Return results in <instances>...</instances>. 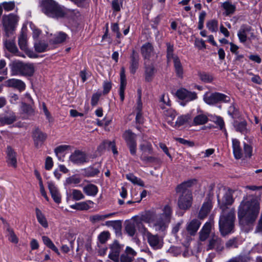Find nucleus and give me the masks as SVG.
<instances>
[{
	"instance_id": "1",
	"label": "nucleus",
	"mask_w": 262,
	"mask_h": 262,
	"mask_svg": "<svg viewBox=\"0 0 262 262\" xmlns=\"http://www.w3.org/2000/svg\"><path fill=\"white\" fill-rule=\"evenodd\" d=\"M259 211L260 204L256 200L244 199L238 207L237 217L239 225L246 229H252Z\"/></svg>"
},
{
	"instance_id": "2",
	"label": "nucleus",
	"mask_w": 262,
	"mask_h": 262,
	"mask_svg": "<svg viewBox=\"0 0 262 262\" xmlns=\"http://www.w3.org/2000/svg\"><path fill=\"white\" fill-rule=\"evenodd\" d=\"M172 214V209L169 205H165L163 213L157 214L155 211H147L140 215V220L148 223L157 231H164L170 223Z\"/></svg>"
},
{
	"instance_id": "3",
	"label": "nucleus",
	"mask_w": 262,
	"mask_h": 262,
	"mask_svg": "<svg viewBox=\"0 0 262 262\" xmlns=\"http://www.w3.org/2000/svg\"><path fill=\"white\" fill-rule=\"evenodd\" d=\"M196 182V180H189L184 182L178 185L176 188V192L179 194L178 204L181 209L187 210L189 208L192 203V194L189 189Z\"/></svg>"
},
{
	"instance_id": "4",
	"label": "nucleus",
	"mask_w": 262,
	"mask_h": 262,
	"mask_svg": "<svg viewBox=\"0 0 262 262\" xmlns=\"http://www.w3.org/2000/svg\"><path fill=\"white\" fill-rule=\"evenodd\" d=\"M235 220V214L234 209L228 207L223 209L219 221V230L223 236L234 232Z\"/></svg>"
},
{
	"instance_id": "5",
	"label": "nucleus",
	"mask_w": 262,
	"mask_h": 262,
	"mask_svg": "<svg viewBox=\"0 0 262 262\" xmlns=\"http://www.w3.org/2000/svg\"><path fill=\"white\" fill-rule=\"evenodd\" d=\"M40 6L42 12L49 17L58 18L65 15L61 6L54 0H41Z\"/></svg>"
},
{
	"instance_id": "6",
	"label": "nucleus",
	"mask_w": 262,
	"mask_h": 262,
	"mask_svg": "<svg viewBox=\"0 0 262 262\" xmlns=\"http://www.w3.org/2000/svg\"><path fill=\"white\" fill-rule=\"evenodd\" d=\"M13 75L32 76L35 71L34 66L31 63H24L18 60L13 61L11 64Z\"/></svg>"
},
{
	"instance_id": "7",
	"label": "nucleus",
	"mask_w": 262,
	"mask_h": 262,
	"mask_svg": "<svg viewBox=\"0 0 262 262\" xmlns=\"http://www.w3.org/2000/svg\"><path fill=\"white\" fill-rule=\"evenodd\" d=\"M18 21V16L12 13L3 16V26L7 37L14 34Z\"/></svg>"
},
{
	"instance_id": "8",
	"label": "nucleus",
	"mask_w": 262,
	"mask_h": 262,
	"mask_svg": "<svg viewBox=\"0 0 262 262\" xmlns=\"http://www.w3.org/2000/svg\"><path fill=\"white\" fill-rule=\"evenodd\" d=\"M204 100L208 104L213 105L221 102H228L230 98L224 94L215 92L206 94L204 96Z\"/></svg>"
},
{
	"instance_id": "9",
	"label": "nucleus",
	"mask_w": 262,
	"mask_h": 262,
	"mask_svg": "<svg viewBox=\"0 0 262 262\" xmlns=\"http://www.w3.org/2000/svg\"><path fill=\"white\" fill-rule=\"evenodd\" d=\"M161 101L164 103V104H166V106H163L161 105V108L164 110L163 113L167 119V122L169 124L172 125L173 123L172 122V120L177 114L174 110L170 107V102L167 96H166L165 95H163L161 98Z\"/></svg>"
},
{
	"instance_id": "10",
	"label": "nucleus",
	"mask_w": 262,
	"mask_h": 262,
	"mask_svg": "<svg viewBox=\"0 0 262 262\" xmlns=\"http://www.w3.org/2000/svg\"><path fill=\"white\" fill-rule=\"evenodd\" d=\"M122 137L129 149L130 154L133 156H135L137 151L136 134L130 130H127L123 134Z\"/></svg>"
},
{
	"instance_id": "11",
	"label": "nucleus",
	"mask_w": 262,
	"mask_h": 262,
	"mask_svg": "<svg viewBox=\"0 0 262 262\" xmlns=\"http://www.w3.org/2000/svg\"><path fill=\"white\" fill-rule=\"evenodd\" d=\"M253 30L251 27L244 25H242L237 33V36L241 42H245L247 39L252 40L256 38Z\"/></svg>"
},
{
	"instance_id": "12",
	"label": "nucleus",
	"mask_w": 262,
	"mask_h": 262,
	"mask_svg": "<svg viewBox=\"0 0 262 262\" xmlns=\"http://www.w3.org/2000/svg\"><path fill=\"white\" fill-rule=\"evenodd\" d=\"M224 249V241L222 238L216 235H212L208 241L206 250H214L216 252L221 253Z\"/></svg>"
},
{
	"instance_id": "13",
	"label": "nucleus",
	"mask_w": 262,
	"mask_h": 262,
	"mask_svg": "<svg viewBox=\"0 0 262 262\" xmlns=\"http://www.w3.org/2000/svg\"><path fill=\"white\" fill-rule=\"evenodd\" d=\"M141 53L145 61L150 60L156 54L153 45L148 42L143 44L141 48Z\"/></svg>"
},
{
	"instance_id": "14",
	"label": "nucleus",
	"mask_w": 262,
	"mask_h": 262,
	"mask_svg": "<svg viewBox=\"0 0 262 262\" xmlns=\"http://www.w3.org/2000/svg\"><path fill=\"white\" fill-rule=\"evenodd\" d=\"M6 162L9 166L16 168L17 166V153L11 146H7L6 150Z\"/></svg>"
},
{
	"instance_id": "15",
	"label": "nucleus",
	"mask_w": 262,
	"mask_h": 262,
	"mask_svg": "<svg viewBox=\"0 0 262 262\" xmlns=\"http://www.w3.org/2000/svg\"><path fill=\"white\" fill-rule=\"evenodd\" d=\"M69 159L72 162L76 164H81L88 161L85 153L79 150H75Z\"/></svg>"
},
{
	"instance_id": "16",
	"label": "nucleus",
	"mask_w": 262,
	"mask_h": 262,
	"mask_svg": "<svg viewBox=\"0 0 262 262\" xmlns=\"http://www.w3.org/2000/svg\"><path fill=\"white\" fill-rule=\"evenodd\" d=\"M177 96L181 100L186 102L194 100L197 98V95L195 92L188 91L185 89H181L176 92Z\"/></svg>"
},
{
	"instance_id": "17",
	"label": "nucleus",
	"mask_w": 262,
	"mask_h": 262,
	"mask_svg": "<svg viewBox=\"0 0 262 262\" xmlns=\"http://www.w3.org/2000/svg\"><path fill=\"white\" fill-rule=\"evenodd\" d=\"M7 37L9 38L6 39L5 40V46L7 50L16 56L25 57V55H24L20 52H19L15 43V36H14V34Z\"/></svg>"
},
{
	"instance_id": "18",
	"label": "nucleus",
	"mask_w": 262,
	"mask_h": 262,
	"mask_svg": "<svg viewBox=\"0 0 262 262\" xmlns=\"http://www.w3.org/2000/svg\"><path fill=\"white\" fill-rule=\"evenodd\" d=\"M111 252L109 254V257L114 261H118L119 256L123 246L120 245L117 241H115L110 247Z\"/></svg>"
},
{
	"instance_id": "19",
	"label": "nucleus",
	"mask_w": 262,
	"mask_h": 262,
	"mask_svg": "<svg viewBox=\"0 0 262 262\" xmlns=\"http://www.w3.org/2000/svg\"><path fill=\"white\" fill-rule=\"evenodd\" d=\"M5 85L7 87L13 88L19 92L24 91L26 89V84L22 80L18 79H9L5 81Z\"/></svg>"
},
{
	"instance_id": "20",
	"label": "nucleus",
	"mask_w": 262,
	"mask_h": 262,
	"mask_svg": "<svg viewBox=\"0 0 262 262\" xmlns=\"http://www.w3.org/2000/svg\"><path fill=\"white\" fill-rule=\"evenodd\" d=\"M144 76L146 82H150L152 80L156 69L152 63L148 64L147 61L144 62Z\"/></svg>"
},
{
	"instance_id": "21",
	"label": "nucleus",
	"mask_w": 262,
	"mask_h": 262,
	"mask_svg": "<svg viewBox=\"0 0 262 262\" xmlns=\"http://www.w3.org/2000/svg\"><path fill=\"white\" fill-rule=\"evenodd\" d=\"M147 237L148 244L154 249H159L162 247V244L158 235H153L147 232Z\"/></svg>"
},
{
	"instance_id": "22",
	"label": "nucleus",
	"mask_w": 262,
	"mask_h": 262,
	"mask_svg": "<svg viewBox=\"0 0 262 262\" xmlns=\"http://www.w3.org/2000/svg\"><path fill=\"white\" fill-rule=\"evenodd\" d=\"M33 138L35 147L39 148L46 140L47 135L37 129L33 133Z\"/></svg>"
},
{
	"instance_id": "23",
	"label": "nucleus",
	"mask_w": 262,
	"mask_h": 262,
	"mask_svg": "<svg viewBox=\"0 0 262 262\" xmlns=\"http://www.w3.org/2000/svg\"><path fill=\"white\" fill-rule=\"evenodd\" d=\"M130 72L132 74H134L136 72L137 69H138L139 64V54L134 50H133L132 51V54L130 55Z\"/></svg>"
},
{
	"instance_id": "24",
	"label": "nucleus",
	"mask_w": 262,
	"mask_h": 262,
	"mask_svg": "<svg viewBox=\"0 0 262 262\" xmlns=\"http://www.w3.org/2000/svg\"><path fill=\"white\" fill-rule=\"evenodd\" d=\"M233 154L236 159H240L243 157V151L239 141L237 139H232Z\"/></svg>"
},
{
	"instance_id": "25",
	"label": "nucleus",
	"mask_w": 262,
	"mask_h": 262,
	"mask_svg": "<svg viewBox=\"0 0 262 262\" xmlns=\"http://www.w3.org/2000/svg\"><path fill=\"white\" fill-rule=\"evenodd\" d=\"M137 252L129 247H127L124 253L121 255L120 259L121 262H132Z\"/></svg>"
},
{
	"instance_id": "26",
	"label": "nucleus",
	"mask_w": 262,
	"mask_h": 262,
	"mask_svg": "<svg viewBox=\"0 0 262 262\" xmlns=\"http://www.w3.org/2000/svg\"><path fill=\"white\" fill-rule=\"evenodd\" d=\"M48 188L54 202L57 204L61 202V195L55 184L50 181L48 182Z\"/></svg>"
},
{
	"instance_id": "27",
	"label": "nucleus",
	"mask_w": 262,
	"mask_h": 262,
	"mask_svg": "<svg viewBox=\"0 0 262 262\" xmlns=\"http://www.w3.org/2000/svg\"><path fill=\"white\" fill-rule=\"evenodd\" d=\"M212 207V202L209 199H208L203 203L200 210L198 215L199 218L200 219H203L206 217L208 214L210 212Z\"/></svg>"
},
{
	"instance_id": "28",
	"label": "nucleus",
	"mask_w": 262,
	"mask_h": 262,
	"mask_svg": "<svg viewBox=\"0 0 262 262\" xmlns=\"http://www.w3.org/2000/svg\"><path fill=\"white\" fill-rule=\"evenodd\" d=\"M213 225V222H206L203 226L202 229L199 232L200 239L201 241H205L209 236L211 229Z\"/></svg>"
},
{
	"instance_id": "29",
	"label": "nucleus",
	"mask_w": 262,
	"mask_h": 262,
	"mask_svg": "<svg viewBox=\"0 0 262 262\" xmlns=\"http://www.w3.org/2000/svg\"><path fill=\"white\" fill-rule=\"evenodd\" d=\"M126 85V80L125 74V69L124 68H122L120 72V86L119 89V95L122 102H123L124 99V90Z\"/></svg>"
},
{
	"instance_id": "30",
	"label": "nucleus",
	"mask_w": 262,
	"mask_h": 262,
	"mask_svg": "<svg viewBox=\"0 0 262 262\" xmlns=\"http://www.w3.org/2000/svg\"><path fill=\"white\" fill-rule=\"evenodd\" d=\"M116 214V212H113L107 214H96L90 216L89 217V220L91 223L95 224L101 221H103L106 219L110 218Z\"/></svg>"
},
{
	"instance_id": "31",
	"label": "nucleus",
	"mask_w": 262,
	"mask_h": 262,
	"mask_svg": "<svg viewBox=\"0 0 262 262\" xmlns=\"http://www.w3.org/2000/svg\"><path fill=\"white\" fill-rule=\"evenodd\" d=\"M208 121L207 116L202 111L198 112V114L193 118V124L194 125H203Z\"/></svg>"
},
{
	"instance_id": "32",
	"label": "nucleus",
	"mask_w": 262,
	"mask_h": 262,
	"mask_svg": "<svg viewBox=\"0 0 262 262\" xmlns=\"http://www.w3.org/2000/svg\"><path fill=\"white\" fill-rule=\"evenodd\" d=\"M201 223L197 219H193L187 224L186 229L191 235H194L198 230Z\"/></svg>"
},
{
	"instance_id": "33",
	"label": "nucleus",
	"mask_w": 262,
	"mask_h": 262,
	"mask_svg": "<svg viewBox=\"0 0 262 262\" xmlns=\"http://www.w3.org/2000/svg\"><path fill=\"white\" fill-rule=\"evenodd\" d=\"M233 126L236 132L243 134H246L248 132L247 123L246 120L235 121L233 123Z\"/></svg>"
},
{
	"instance_id": "34",
	"label": "nucleus",
	"mask_w": 262,
	"mask_h": 262,
	"mask_svg": "<svg viewBox=\"0 0 262 262\" xmlns=\"http://www.w3.org/2000/svg\"><path fill=\"white\" fill-rule=\"evenodd\" d=\"M16 120V116L13 113L7 114L0 116V122L2 124H11Z\"/></svg>"
},
{
	"instance_id": "35",
	"label": "nucleus",
	"mask_w": 262,
	"mask_h": 262,
	"mask_svg": "<svg viewBox=\"0 0 262 262\" xmlns=\"http://www.w3.org/2000/svg\"><path fill=\"white\" fill-rule=\"evenodd\" d=\"M172 59L173 60L174 68L177 76L182 78L183 74V68L180 58L177 56Z\"/></svg>"
},
{
	"instance_id": "36",
	"label": "nucleus",
	"mask_w": 262,
	"mask_h": 262,
	"mask_svg": "<svg viewBox=\"0 0 262 262\" xmlns=\"http://www.w3.org/2000/svg\"><path fill=\"white\" fill-rule=\"evenodd\" d=\"M83 191L87 195L95 196L98 192V188L97 186L90 184L83 188Z\"/></svg>"
},
{
	"instance_id": "37",
	"label": "nucleus",
	"mask_w": 262,
	"mask_h": 262,
	"mask_svg": "<svg viewBox=\"0 0 262 262\" xmlns=\"http://www.w3.org/2000/svg\"><path fill=\"white\" fill-rule=\"evenodd\" d=\"M222 7L225 10V15L229 16L233 14L236 9V7L235 5L231 4V3L229 2H225L222 4Z\"/></svg>"
},
{
	"instance_id": "38",
	"label": "nucleus",
	"mask_w": 262,
	"mask_h": 262,
	"mask_svg": "<svg viewBox=\"0 0 262 262\" xmlns=\"http://www.w3.org/2000/svg\"><path fill=\"white\" fill-rule=\"evenodd\" d=\"M34 47L36 52L42 53L48 50V44L44 41H37L34 43Z\"/></svg>"
},
{
	"instance_id": "39",
	"label": "nucleus",
	"mask_w": 262,
	"mask_h": 262,
	"mask_svg": "<svg viewBox=\"0 0 262 262\" xmlns=\"http://www.w3.org/2000/svg\"><path fill=\"white\" fill-rule=\"evenodd\" d=\"M35 212L38 222L42 227L47 228L48 227V223L45 215L37 208L35 209Z\"/></svg>"
},
{
	"instance_id": "40",
	"label": "nucleus",
	"mask_w": 262,
	"mask_h": 262,
	"mask_svg": "<svg viewBox=\"0 0 262 262\" xmlns=\"http://www.w3.org/2000/svg\"><path fill=\"white\" fill-rule=\"evenodd\" d=\"M42 241L45 245H46L48 248L52 249L58 255L60 254V253L58 251V249L57 247L54 245L52 241L47 236H42Z\"/></svg>"
},
{
	"instance_id": "41",
	"label": "nucleus",
	"mask_w": 262,
	"mask_h": 262,
	"mask_svg": "<svg viewBox=\"0 0 262 262\" xmlns=\"http://www.w3.org/2000/svg\"><path fill=\"white\" fill-rule=\"evenodd\" d=\"M166 57L168 62H170L172 59L174 58L175 57H177V55H176L173 54L174 47L173 45L171 44L169 42H167L166 43Z\"/></svg>"
},
{
	"instance_id": "42",
	"label": "nucleus",
	"mask_w": 262,
	"mask_h": 262,
	"mask_svg": "<svg viewBox=\"0 0 262 262\" xmlns=\"http://www.w3.org/2000/svg\"><path fill=\"white\" fill-rule=\"evenodd\" d=\"M191 119V116L189 114L182 115L179 117L175 122L174 126L180 127L188 122Z\"/></svg>"
},
{
	"instance_id": "43",
	"label": "nucleus",
	"mask_w": 262,
	"mask_h": 262,
	"mask_svg": "<svg viewBox=\"0 0 262 262\" xmlns=\"http://www.w3.org/2000/svg\"><path fill=\"white\" fill-rule=\"evenodd\" d=\"M18 45L21 50H26L27 47V36L23 32L18 38Z\"/></svg>"
},
{
	"instance_id": "44",
	"label": "nucleus",
	"mask_w": 262,
	"mask_h": 262,
	"mask_svg": "<svg viewBox=\"0 0 262 262\" xmlns=\"http://www.w3.org/2000/svg\"><path fill=\"white\" fill-rule=\"evenodd\" d=\"M200 79L206 83H210L213 79L214 77L211 74L206 72H200L198 74Z\"/></svg>"
},
{
	"instance_id": "45",
	"label": "nucleus",
	"mask_w": 262,
	"mask_h": 262,
	"mask_svg": "<svg viewBox=\"0 0 262 262\" xmlns=\"http://www.w3.org/2000/svg\"><path fill=\"white\" fill-rule=\"evenodd\" d=\"M222 203L224 205H231L233 202L232 194L229 191H226L222 198Z\"/></svg>"
},
{
	"instance_id": "46",
	"label": "nucleus",
	"mask_w": 262,
	"mask_h": 262,
	"mask_svg": "<svg viewBox=\"0 0 262 262\" xmlns=\"http://www.w3.org/2000/svg\"><path fill=\"white\" fill-rule=\"evenodd\" d=\"M243 156H244L245 158H251L253 155V148L252 146L248 143L244 142L243 144Z\"/></svg>"
},
{
	"instance_id": "47",
	"label": "nucleus",
	"mask_w": 262,
	"mask_h": 262,
	"mask_svg": "<svg viewBox=\"0 0 262 262\" xmlns=\"http://www.w3.org/2000/svg\"><path fill=\"white\" fill-rule=\"evenodd\" d=\"M126 177L127 180L132 182L134 184H137L141 186H143L144 185L143 181H142L140 178L136 177L132 173L126 174Z\"/></svg>"
},
{
	"instance_id": "48",
	"label": "nucleus",
	"mask_w": 262,
	"mask_h": 262,
	"mask_svg": "<svg viewBox=\"0 0 262 262\" xmlns=\"http://www.w3.org/2000/svg\"><path fill=\"white\" fill-rule=\"evenodd\" d=\"M136 222L134 223H128L126 224L125 229L126 233L130 236H133L136 233Z\"/></svg>"
},
{
	"instance_id": "49",
	"label": "nucleus",
	"mask_w": 262,
	"mask_h": 262,
	"mask_svg": "<svg viewBox=\"0 0 262 262\" xmlns=\"http://www.w3.org/2000/svg\"><path fill=\"white\" fill-rule=\"evenodd\" d=\"M207 28L212 32H215L218 30V21L215 19L208 21L206 24Z\"/></svg>"
},
{
	"instance_id": "50",
	"label": "nucleus",
	"mask_w": 262,
	"mask_h": 262,
	"mask_svg": "<svg viewBox=\"0 0 262 262\" xmlns=\"http://www.w3.org/2000/svg\"><path fill=\"white\" fill-rule=\"evenodd\" d=\"M78 7L85 8L89 6L90 0H70Z\"/></svg>"
},
{
	"instance_id": "51",
	"label": "nucleus",
	"mask_w": 262,
	"mask_h": 262,
	"mask_svg": "<svg viewBox=\"0 0 262 262\" xmlns=\"http://www.w3.org/2000/svg\"><path fill=\"white\" fill-rule=\"evenodd\" d=\"M106 145H108L111 148L112 151L114 154H117L118 153L115 143L108 141H106L101 144L98 148V150H102L105 148Z\"/></svg>"
},
{
	"instance_id": "52",
	"label": "nucleus",
	"mask_w": 262,
	"mask_h": 262,
	"mask_svg": "<svg viewBox=\"0 0 262 262\" xmlns=\"http://www.w3.org/2000/svg\"><path fill=\"white\" fill-rule=\"evenodd\" d=\"M81 181V179L79 177L76 175L72 176L70 177H68L66 179V184L67 185H72V184H77L79 183Z\"/></svg>"
},
{
	"instance_id": "53",
	"label": "nucleus",
	"mask_w": 262,
	"mask_h": 262,
	"mask_svg": "<svg viewBox=\"0 0 262 262\" xmlns=\"http://www.w3.org/2000/svg\"><path fill=\"white\" fill-rule=\"evenodd\" d=\"M72 198L75 201H79L84 198V195L82 192L77 189H73L72 192Z\"/></svg>"
},
{
	"instance_id": "54",
	"label": "nucleus",
	"mask_w": 262,
	"mask_h": 262,
	"mask_svg": "<svg viewBox=\"0 0 262 262\" xmlns=\"http://www.w3.org/2000/svg\"><path fill=\"white\" fill-rule=\"evenodd\" d=\"M94 203L93 201L89 200L85 202H82L79 203L78 206L79 210H86L89 209L91 207V205H93Z\"/></svg>"
},
{
	"instance_id": "55",
	"label": "nucleus",
	"mask_w": 262,
	"mask_h": 262,
	"mask_svg": "<svg viewBox=\"0 0 262 262\" xmlns=\"http://www.w3.org/2000/svg\"><path fill=\"white\" fill-rule=\"evenodd\" d=\"M67 35L63 32H59L55 37L54 42L55 43H61L66 40Z\"/></svg>"
},
{
	"instance_id": "56",
	"label": "nucleus",
	"mask_w": 262,
	"mask_h": 262,
	"mask_svg": "<svg viewBox=\"0 0 262 262\" xmlns=\"http://www.w3.org/2000/svg\"><path fill=\"white\" fill-rule=\"evenodd\" d=\"M226 248L227 249H231L233 248H237V239L236 238H232L229 239L225 244Z\"/></svg>"
},
{
	"instance_id": "57",
	"label": "nucleus",
	"mask_w": 262,
	"mask_h": 262,
	"mask_svg": "<svg viewBox=\"0 0 262 262\" xmlns=\"http://www.w3.org/2000/svg\"><path fill=\"white\" fill-rule=\"evenodd\" d=\"M7 231L8 232V239L10 241L13 243H18V238L16 237V235L14 234L12 229L8 228L7 229Z\"/></svg>"
},
{
	"instance_id": "58",
	"label": "nucleus",
	"mask_w": 262,
	"mask_h": 262,
	"mask_svg": "<svg viewBox=\"0 0 262 262\" xmlns=\"http://www.w3.org/2000/svg\"><path fill=\"white\" fill-rule=\"evenodd\" d=\"M110 233L108 231H103L98 236V239L101 244H104L108 239Z\"/></svg>"
},
{
	"instance_id": "59",
	"label": "nucleus",
	"mask_w": 262,
	"mask_h": 262,
	"mask_svg": "<svg viewBox=\"0 0 262 262\" xmlns=\"http://www.w3.org/2000/svg\"><path fill=\"white\" fill-rule=\"evenodd\" d=\"M151 149V145L149 143L145 142L140 145V149L143 152L150 153Z\"/></svg>"
},
{
	"instance_id": "60",
	"label": "nucleus",
	"mask_w": 262,
	"mask_h": 262,
	"mask_svg": "<svg viewBox=\"0 0 262 262\" xmlns=\"http://www.w3.org/2000/svg\"><path fill=\"white\" fill-rule=\"evenodd\" d=\"M22 111L29 115H31L33 113L34 110L31 105L27 104L25 103H22L21 106Z\"/></svg>"
},
{
	"instance_id": "61",
	"label": "nucleus",
	"mask_w": 262,
	"mask_h": 262,
	"mask_svg": "<svg viewBox=\"0 0 262 262\" xmlns=\"http://www.w3.org/2000/svg\"><path fill=\"white\" fill-rule=\"evenodd\" d=\"M6 62L5 60H0V75H6L7 74V68H6Z\"/></svg>"
},
{
	"instance_id": "62",
	"label": "nucleus",
	"mask_w": 262,
	"mask_h": 262,
	"mask_svg": "<svg viewBox=\"0 0 262 262\" xmlns=\"http://www.w3.org/2000/svg\"><path fill=\"white\" fill-rule=\"evenodd\" d=\"M143 221H141L140 216L138 220L136 221V226L138 228L139 230L142 233H147L148 232L147 229L145 227V226L142 224Z\"/></svg>"
},
{
	"instance_id": "63",
	"label": "nucleus",
	"mask_w": 262,
	"mask_h": 262,
	"mask_svg": "<svg viewBox=\"0 0 262 262\" xmlns=\"http://www.w3.org/2000/svg\"><path fill=\"white\" fill-rule=\"evenodd\" d=\"M5 10L7 11H11L14 9L15 4L13 2H4L2 4Z\"/></svg>"
},
{
	"instance_id": "64",
	"label": "nucleus",
	"mask_w": 262,
	"mask_h": 262,
	"mask_svg": "<svg viewBox=\"0 0 262 262\" xmlns=\"http://www.w3.org/2000/svg\"><path fill=\"white\" fill-rule=\"evenodd\" d=\"M99 173V170L93 167H90L87 169V173L89 176L94 177Z\"/></svg>"
}]
</instances>
